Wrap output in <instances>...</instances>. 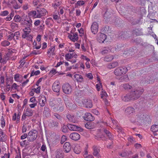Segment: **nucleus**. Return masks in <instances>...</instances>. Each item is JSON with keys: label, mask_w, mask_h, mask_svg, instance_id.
I'll return each mask as SVG.
<instances>
[{"label": "nucleus", "mask_w": 158, "mask_h": 158, "mask_svg": "<svg viewBox=\"0 0 158 158\" xmlns=\"http://www.w3.org/2000/svg\"><path fill=\"white\" fill-rule=\"evenodd\" d=\"M54 100L57 105H58L60 106V105H62V100L60 98H59Z\"/></svg>", "instance_id": "a18cd8bd"}, {"label": "nucleus", "mask_w": 158, "mask_h": 158, "mask_svg": "<svg viewBox=\"0 0 158 158\" xmlns=\"http://www.w3.org/2000/svg\"><path fill=\"white\" fill-rule=\"evenodd\" d=\"M5 121L3 117L2 116L1 118V125L2 127H5Z\"/></svg>", "instance_id": "6e6d98bb"}, {"label": "nucleus", "mask_w": 158, "mask_h": 158, "mask_svg": "<svg viewBox=\"0 0 158 158\" xmlns=\"http://www.w3.org/2000/svg\"><path fill=\"white\" fill-rule=\"evenodd\" d=\"M101 98L103 99L105 98L106 97L107 95L106 91L102 90V91L100 94Z\"/></svg>", "instance_id": "37998d69"}, {"label": "nucleus", "mask_w": 158, "mask_h": 158, "mask_svg": "<svg viewBox=\"0 0 158 158\" xmlns=\"http://www.w3.org/2000/svg\"><path fill=\"white\" fill-rule=\"evenodd\" d=\"M121 87L123 88L125 90H128L131 89L132 87L128 84H124L121 85Z\"/></svg>", "instance_id": "7c9ffc66"}, {"label": "nucleus", "mask_w": 158, "mask_h": 158, "mask_svg": "<svg viewBox=\"0 0 158 158\" xmlns=\"http://www.w3.org/2000/svg\"><path fill=\"white\" fill-rule=\"evenodd\" d=\"M15 2V0H8L7 5L11 7Z\"/></svg>", "instance_id": "09e8293b"}, {"label": "nucleus", "mask_w": 158, "mask_h": 158, "mask_svg": "<svg viewBox=\"0 0 158 158\" xmlns=\"http://www.w3.org/2000/svg\"><path fill=\"white\" fill-rule=\"evenodd\" d=\"M7 40L10 41L12 40H14V33H12L10 35H8L7 36Z\"/></svg>", "instance_id": "052dcab7"}, {"label": "nucleus", "mask_w": 158, "mask_h": 158, "mask_svg": "<svg viewBox=\"0 0 158 158\" xmlns=\"http://www.w3.org/2000/svg\"><path fill=\"white\" fill-rule=\"evenodd\" d=\"M57 106H58V110L57 111H59L60 112H62L63 111L64 109L63 105L62 104V105H60V106L57 105Z\"/></svg>", "instance_id": "864d4df0"}, {"label": "nucleus", "mask_w": 158, "mask_h": 158, "mask_svg": "<svg viewBox=\"0 0 158 158\" xmlns=\"http://www.w3.org/2000/svg\"><path fill=\"white\" fill-rule=\"evenodd\" d=\"M118 65V63L117 62H115L110 63L107 65V67L108 68L110 69L114 68Z\"/></svg>", "instance_id": "a878e982"}, {"label": "nucleus", "mask_w": 158, "mask_h": 158, "mask_svg": "<svg viewBox=\"0 0 158 158\" xmlns=\"http://www.w3.org/2000/svg\"><path fill=\"white\" fill-rule=\"evenodd\" d=\"M143 92L144 90L143 88L137 87L131 90L130 93L133 100H134L139 98Z\"/></svg>", "instance_id": "f257e3e1"}, {"label": "nucleus", "mask_w": 158, "mask_h": 158, "mask_svg": "<svg viewBox=\"0 0 158 158\" xmlns=\"http://www.w3.org/2000/svg\"><path fill=\"white\" fill-rule=\"evenodd\" d=\"M10 44V42L7 40H5L2 41L1 43L2 46L3 47H6L7 46H8Z\"/></svg>", "instance_id": "a19ab883"}, {"label": "nucleus", "mask_w": 158, "mask_h": 158, "mask_svg": "<svg viewBox=\"0 0 158 158\" xmlns=\"http://www.w3.org/2000/svg\"><path fill=\"white\" fill-rule=\"evenodd\" d=\"M14 13L13 12H11L10 14V15L8 16L6 18V20L7 21H10L12 19V17L14 15Z\"/></svg>", "instance_id": "603ef678"}, {"label": "nucleus", "mask_w": 158, "mask_h": 158, "mask_svg": "<svg viewBox=\"0 0 158 158\" xmlns=\"http://www.w3.org/2000/svg\"><path fill=\"white\" fill-rule=\"evenodd\" d=\"M93 155L94 156H97L98 158H100V156L99 154L100 149L99 147L94 146L93 147Z\"/></svg>", "instance_id": "f3484780"}, {"label": "nucleus", "mask_w": 158, "mask_h": 158, "mask_svg": "<svg viewBox=\"0 0 158 158\" xmlns=\"http://www.w3.org/2000/svg\"><path fill=\"white\" fill-rule=\"evenodd\" d=\"M86 76L89 79H92L93 78V77L92 73H89L86 74Z\"/></svg>", "instance_id": "e2e57ef3"}, {"label": "nucleus", "mask_w": 158, "mask_h": 158, "mask_svg": "<svg viewBox=\"0 0 158 158\" xmlns=\"http://www.w3.org/2000/svg\"><path fill=\"white\" fill-rule=\"evenodd\" d=\"M69 137L72 140H77L80 139V135L77 133L73 132L70 135Z\"/></svg>", "instance_id": "ddd939ff"}, {"label": "nucleus", "mask_w": 158, "mask_h": 158, "mask_svg": "<svg viewBox=\"0 0 158 158\" xmlns=\"http://www.w3.org/2000/svg\"><path fill=\"white\" fill-rule=\"evenodd\" d=\"M83 103L85 107L87 108H91L93 106L92 102V101L90 100H84Z\"/></svg>", "instance_id": "4be33fe9"}, {"label": "nucleus", "mask_w": 158, "mask_h": 158, "mask_svg": "<svg viewBox=\"0 0 158 158\" xmlns=\"http://www.w3.org/2000/svg\"><path fill=\"white\" fill-rule=\"evenodd\" d=\"M47 12V10L44 8H39L37 10V17L38 18H40L42 16H45Z\"/></svg>", "instance_id": "423d86ee"}, {"label": "nucleus", "mask_w": 158, "mask_h": 158, "mask_svg": "<svg viewBox=\"0 0 158 158\" xmlns=\"http://www.w3.org/2000/svg\"><path fill=\"white\" fill-rule=\"evenodd\" d=\"M67 127L70 130L73 131H79L81 129V127L74 124H69L68 125Z\"/></svg>", "instance_id": "9b49d317"}, {"label": "nucleus", "mask_w": 158, "mask_h": 158, "mask_svg": "<svg viewBox=\"0 0 158 158\" xmlns=\"http://www.w3.org/2000/svg\"><path fill=\"white\" fill-rule=\"evenodd\" d=\"M51 110L48 106H45L43 112V114L47 117H50L51 116Z\"/></svg>", "instance_id": "2eb2a0df"}, {"label": "nucleus", "mask_w": 158, "mask_h": 158, "mask_svg": "<svg viewBox=\"0 0 158 158\" xmlns=\"http://www.w3.org/2000/svg\"><path fill=\"white\" fill-rule=\"evenodd\" d=\"M37 132L35 130H31L27 135V139L30 142L33 141L35 140L37 137Z\"/></svg>", "instance_id": "f03ea898"}, {"label": "nucleus", "mask_w": 158, "mask_h": 158, "mask_svg": "<svg viewBox=\"0 0 158 158\" xmlns=\"http://www.w3.org/2000/svg\"><path fill=\"white\" fill-rule=\"evenodd\" d=\"M74 77L78 82H82L83 80V78L82 76L80 74H76Z\"/></svg>", "instance_id": "5701e85b"}, {"label": "nucleus", "mask_w": 158, "mask_h": 158, "mask_svg": "<svg viewBox=\"0 0 158 158\" xmlns=\"http://www.w3.org/2000/svg\"><path fill=\"white\" fill-rule=\"evenodd\" d=\"M72 55V53L66 54L65 56V58L67 60L70 61L69 60L73 58Z\"/></svg>", "instance_id": "ea45409f"}, {"label": "nucleus", "mask_w": 158, "mask_h": 158, "mask_svg": "<svg viewBox=\"0 0 158 158\" xmlns=\"http://www.w3.org/2000/svg\"><path fill=\"white\" fill-rule=\"evenodd\" d=\"M134 111V108L130 106L127 107L126 109L125 113L126 115H129L132 114Z\"/></svg>", "instance_id": "aec40b11"}, {"label": "nucleus", "mask_w": 158, "mask_h": 158, "mask_svg": "<svg viewBox=\"0 0 158 158\" xmlns=\"http://www.w3.org/2000/svg\"><path fill=\"white\" fill-rule=\"evenodd\" d=\"M49 105L54 111L56 112L58 110V106H57L54 100L50 101L49 102Z\"/></svg>", "instance_id": "4468645a"}, {"label": "nucleus", "mask_w": 158, "mask_h": 158, "mask_svg": "<svg viewBox=\"0 0 158 158\" xmlns=\"http://www.w3.org/2000/svg\"><path fill=\"white\" fill-rule=\"evenodd\" d=\"M9 14L7 10H5L1 12V15L4 16L7 15Z\"/></svg>", "instance_id": "bf43d9fd"}, {"label": "nucleus", "mask_w": 158, "mask_h": 158, "mask_svg": "<svg viewBox=\"0 0 158 158\" xmlns=\"http://www.w3.org/2000/svg\"><path fill=\"white\" fill-rule=\"evenodd\" d=\"M52 88L54 91L57 93L59 92L60 88L59 82L58 81L55 82L53 84Z\"/></svg>", "instance_id": "0eeeda50"}, {"label": "nucleus", "mask_w": 158, "mask_h": 158, "mask_svg": "<svg viewBox=\"0 0 158 158\" xmlns=\"http://www.w3.org/2000/svg\"><path fill=\"white\" fill-rule=\"evenodd\" d=\"M98 23L96 22H94L91 27L92 32L94 34H96L98 31Z\"/></svg>", "instance_id": "6e6552de"}, {"label": "nucleus", "mask_w": 158, "mask_h": 158, "mask_svg": "<svg viewBox=\"0 0 158 158\" xmlns=\"http://www.w3.org/2000/svg\"><path fill=\"white\" fill-rule=\"evenodd\" d=\"M79 36H82L83 35L84 33H83V31L84 30L82 28H81L80 29H78V30Z\"/></svg>", "instance_id": "0e129e2a"}, {"label": "nucleus", "mask_w": 158, "mask_h": 158, "mask_svg": "<svg viewBox=\"0 0 158 158\" xmlns=\"http://www.w3.org/2000/svg\"><path fill=\"white\" fill-rule=\"evenodd\" d=\"M62 89L64 93L66 94H70L72 90L71 86L67 83H65L63 85Z\"/></svg>", "instance_id": "20e7f679"}, {"label": "nucleus", "mask_w": 158, "mask_h": 158, "mask_svg": "<svg viewBox=\"0 0 158 158\" xmlns=\"http://www.w3.org/2000/svg\"><path fill=\"white\" fill-rule=\"evenodd\" d=\"M23 33L22 35V37L23 38L25 39L27 37V35H30V33L31 32L30 31H23Z\"/></svg>", "instance_id": "79ce46f5"}, {"label": "nucleus", "mask_w": 158, "mask_h": 158, "mask_svg": "<svg viewBox=\"0 0 158 158\" xmlns=\"http://www.w3.org/2000/svg\"><path fill=\"white\" fill-rule=\"evenodd\" d=\"M6 139L5 134L2 130H0V141H4Z\"/></svg>", "instance_id": "b1692460"}, {"label": "nucleus", "mask_w": 158, "mask_h": 158, "mask_svg": "<svg viewBox=\"0 0 158 158\" xmlns=\"http://www.w3.org/2000/svg\"><path fill=\"white\" fill-rule=\"evenodd\" d=\"M95 139L98 140H106L107 139L106 137L103 134L97 135L96 136Z\"/></svg>", "instance_id": "2f4dec72"}, {"label": "nucleus", "mask_w": 158, "mask_h": 158, "mask_svg": "<svg viewBox=\"0 0 158 158\" xmlns=\"http://www.w3.org/2000/svg\"><path fill=\"white\" fill-rule=\"evenodd\" d=\"M54 116L59 120H61L62 117L60 116L57 113H54L53 114Z\"/></svg>", "instance_id": "69168bd1"}, {"label": "nucleus", "mask_w": 158, "mask_h": 158, "mask_svg": "<svg viewBox=\"0 0 158 158\" xmlns=\"http://www.w3.org/2000/svg\"><path fill=\"white\" fill-rule=\"evenodd\" d=\"M114 59L112 56L108 55L106 56L104 58V60L105 61L108 62L111 61Z\"/></svg>", "instance_id": "e433bc0d"}, {"label": "nucleus", "mask_w": 158, "mask_h": 158, "mask_svg": "<svg viewBox=\"0 0 158 158\" xmlns=\"http://www.w3.org/2000/svg\"><path fill=\"white\" fill-rule=\"evenodd\" d=\"M122 100L125 102H127L133 99L130 93L127 94L123 95L121 97Z\"/></svg>", "instance_id": "9d476101"}, {"label": "nucleus", "mask_w": 158, "mask_h": 158, "mask_svg": "<svg viewBox=\"0 0 158 158\" xmlns=\"http://www.w3.org/2000/svg\"><path fill=\"white\" fill-rule=\"evenodd\" d=\"M69 37L70 40L74 42L77 41L78 39V33L77 32L73 33V35H69Z\"/></svg>", "instance_id": "6ab92c4d"}, {"label": "nucleus", "mask_w": 158, "mask_h": 158, "mask_svg": "<svg viewBox=\"0 0 158 158\" xmlns=\"http://www.w3.org/2000/svg\"><path fill=\"white\" fill-rule=\"evenodd\" d=\"M24 113H26V115L28 117L31 116L33 114V112L32 110L30 108H27L26 110V112Z\"/></svg>", "instance_id": "cd10ccee"}, {"label": "nucleus", "mask_w": 158, "mask_h": 158, "mask_svg": "<svg viewBox=\"0 0 158 158\" xmlns=\"http://www.w3.org/2000/svg\"><path fill=\"white\" fill-rule=\"evenodd\" d=\"M127 68L125 67L118 68L115 69L114 72L116 76H121L123 74L126 73L127 71Z\"/></svg>", "instance_id": "7ed1b4c3"}, {"label": "nucleus", "mask_w": 158, "mask_h": 158, "mask_svg": "<svg viewBox=\"0 0 158 158\" xmlns=\"http://www.w3.org/2000/svg\"><path fill=\"white\" fill-rule=\"evenodd\" d=\"M39 104L40 106L43 107L45 104V102L46 101V97L44 96H42L39 98Z\"/></svg>", "instance_id": "a211bd4d"}, {"label": "nucleus", "mask_w": 158, "mask_h": 158, "mask_svg": "<svg viewBox=\"0 0 158 158\" xmlns=\"http://www.w3.org/2000/svg\"><path fill=\"white\" fill-rule=\"evenodd\" d=\"M40 150L43 152L47 151V148L46 145L43 144L41 147Z\"/></svg>", "instance_id": "13d9d810"}, {"label": "nucleus", "mask_w": 158, "mask_h": 158, "mask_svg": "<svg viewBox=\"0 0 158 158\" xmlns=\"http://www.w3.org/2000/svg\"><path fill=\"white\" fill-rule=\"evenodd\" d=\"M55 48L54 47H51L50 48L48 49L47 52V53L48 54L51 52H52L53 54V52H54L55 51Z\"/></svg>", "instance_id": "5fc2aeb1"}, {"label": "nucleus", "mask_w": 158, "mask_h": 158, "mask_svg": "<svg viewBox=\"0 0 158 158\" xmlns=\"http://www.w3.org/2000/svg\"><path fill=\"white\" fill-rule=\"evenodd\" d=\"M32 21L31 19H30L29 20H25L23 24L24 25V26L31 27L32 25Z\"/></svg>", "instance_id": "473e14b6"}, {"label": "nucleus", "mask_w": 158, "mask_h": 158, "mask_svg": "<svg viewBox=\"0 0 158 158\" xmlns=\"http://www.w3.org/2000/svg\"><path fill=\"white\" fill-rule=\"evenodd\" d=\"M58 124V123L57 121L52 120L50 122L49 126L51 127H57Z\"/></svg>", "instance_id": "bb28decb"}, {"label": "nucleus", "mask_w": 158, "mask_h": 158, "mask_svg": "<svg viewBox=\"0 0 158 158\" xmlns=\"http://www.w3.org/2000/svg\"><path fill=\"white\" fill-rule=\"evenodd\" d=\"M40 86L38 87L36 89L34 88L33 90L36 93L38 94L40 93Z\"/></svg>", "instance_id": "680f3d73"}, {"label": "nucleus", "mask_w": 158, "mask_h": 158, "mask_svg": "<svg viewBox=\"0 0 158 158\" xmlns=\"http://www.w3.org/2000/svg\"><path fill=\"white\" fill-rule=\"evenodd\" d=\"M123 46V45L122 44H117L116 46H115V48H114L115 51H118L122 49V47Z\"/></svg>", "instance_id": "c9c22d12"}, {"label": "nucleus", "mask_w": 158, "mask_h": 158, "mask_svg": "<svg viewBox=\"0 0 158 158\" xmlns=\"http://www.w3.org/2000/svg\"><path fill=\"white\" fill-rule=\"evenodd\" d=\"M114 51V48L113 47L110 46L103 48L101 53L102 55H104L110 52H113Z\"/></svg>", "instance_id": "39448f33"}, {"label": "nucleus", "mask_w": 158, "mask_h": 158, "mask_svg": "<svg viewBox=\"0 0 158 158\" xmlns=\"http://www.w3.org/2000/svg\"><path fill=\"white\" fill-rule=\"evenodd\" d=\"M84 119L88 121H93L94 119V118L92 114L89 113H87L85 114L84 116Z\"/></svg>", "instance_id": "f8f14e48"}, {"label": "nucleus", "mask_w": 158, "mask_h": 158, "mask_svg": "<svg viewBox=\"0 0 158 158\" xmlns=\"http://www.w3.org/2000/svg\"><path fill=\"white\" fill-rule=\"evenodd\" d=\"M85 4V2L83 1L79 0L75 4V7H77L78 6H80L84 5Z\"/></svg>", "instance_id": "58836bf2"}, {"label": "nucleus", "mask_w": 158, "mask_h": 158, "mask_svg": "<svg viewBox=\"0 0 158 158\" xmlns=\"http://www.w3.org/2000/svg\"><path fill=\"white\" fill-rule=\"evenodd\" d=\"M29 15L33 17L34 18H37V10H32L29 13Z\"/></svg>", "instance_id": "4c0bfd02"}, {"label": "nucleus", "mask_w": 158, "mask_h": 158, "mask_svg": "<svg viewBox=\"0 0 158 158\" xmlns=\"http://www.w3.org/2000/svg\"><path fill=\"white\" fill-rule=\"evenodd\" d=\"M106 38V35L102 33H99L97 38V41L100 43H103Z\"/></svg>", "instance_id": "1a4fd4ad"}, {"label": "nucleus", "mask_w": 158, "mask_h": 158, "mask_svg": "<svg viewBox=\"0 0 158 158\" xmlns=\"http://www.w3.org/2000/svg\"><path fill=\"white\" fill-rule=\"evenodd\" d=\"M66 117L69 122L75 123L76 120L73 116L68 114L67 115Z\"/></svg>", "instance_id": "393cba45"}, {"label": "nucleus", "mask_w": 158, "mask_h": 158, "mask_svg": "<svg viewBox=\"0 0 158 158\" xmlns=\"http://www.w3.org/2000/svg\"><path fill=\"white\" fill-rule=\"evenodd\" d=\"M60 2L57 0L56 1L54 4H52V6L55 8H56L57 7L60 6Z\"/></svg>", "instance_id": "de8ad7c7"}, {"label": "nucleus", "mask_w": 158, "mask_h": 158, "mask_svg": "<svg viewBox=\"0 0 158 158\" xmlns=\"http://www.w3.org/2000/svg\"><path fill=\"white\" fill-rule=\"evenodd\" d=\"M40 0H33V3L34 6L39 5L40 4Z\"/></svg>", "instance_id": "4d7b16f0"}, {"label": "nucleus", "mask_w": 158, "mask_h": 158, "mask_svg": "<svg viewBox=\"0 0 158 158\" xmlns=\"http://www.w3.org/2000/svg\"><path fill=\"white\" fill-rule=\"evenodd\" d=\"M56 152V158H63V155L61 152L60 150H57Z\"/></svg>", "instance_id": "f704fd0d"}, {"label": "nucleus", "mask_w": 158, "mask_h": 158, "mask_svg": "<svg viewBox=\"0 0 158 158\" xmlns=\"http://www.w3.org/2000/svg\"><path fill=\"white\" fill-rule=\"evenodd\" d=\"M64 151L66 153L69 152L71 149V146L69 143L66 142L63 146Z\"/></svg>", "instance_id": "dca6fc26"}, {"label": "nucleus", "mask_w": 158, "mask_h": 158, "mask_svg": "<svg viewBox=\"0 0 158 158\" xmlns=\"http://www.w3.org/2000/svg\"><path fill=\"white\" fill-rule=\"evenodd\" d=\"M150 77H148L145 80V83L147 84H150L151 83V81H150Z\"/></svg>", "instance_id": "338daca9"}, {"label": "nucleus", "mask_w": 158, "mask_h": 158, "mask_svg": "<svg viewBox=\"0 0 158 158\" xmlns=\"http://www.w3.org/2000/svg\"><path fill=\"white\" fill-rule=\"evenodd\" d=\"M112 11L111 9H108L104 15V19H109L112 15Z\"/></svg>", "instance_id": "412c9836"}, {"label": "nucleus", "mask_w": 158, "mask_h": 158, "mask_svg": "<svg viewBox=\"0 0 158 158\" xmlns=\"http://www.w3.org/2000/svg\"><path fill=\"white\" fill-rule=\"evenodd\" d=\"M151 130L153 132H156L158 131V125H152L151 128Z\"/></svg>", "instance_id": "72a5a7b5"}, {"label": "nucleus", "mask_w": 158, "mask_h": 158, "mask_svg": "<svg viewBox=\"0 0 158 158\" xmlns=\"http://www.w3.org/2000/svg\"><path fill=\"white\" fill-rule=\"evenodd\" d=\"M144 116V115L141 114V115L139 116V115L136 116V119L135 120L132 121V119H131V120L132 122H138L140 120H144V118L143 117Z\"/></svg>", "instance_id": "c756f323"}, {"label": "nucleus", "mask_w": 158, "mask_h": 158, "mask_svg": "<svg viewBox=\"0 0 158 158\" xmlns=\"http://www.w3.org/2000/svg\"><path fill=\"white\" fill-rule=\"evenodd\" d=\"M73 150L74 152L77 154H79L81 152L80 147L78 145H77L75 146Z\"/></svg>", "instance_id": "c85d7f7f"}, {"label": "nucleus", "mask_w": 158, "mask_h": 158, "mask_svg": "<svg viewBox=\"0 0 158 158\" xmlns=\"http://www.w3.org/2000/svg\"><path fill=\"white\" fill-rule=\"evenodd\" d=\"M12 6L15 9H18L20 8L21 6L18 4L17 2H15L12 5Z\"/></svg>", "instance_id": "3c124183"}, {"label": "nucleus", "mask_w": 158, "mask_h": 158, "mask_svg": "<svg viewBox=\"0 0 158 158\" xmlns=\"http://www.w3.org/2000/svg\"><path fill=\"white\" fill-rule=\"evenodd\" d=\"M20 35L19 32V31H16L14 33V40H15V39H18Z\"/></svg>", "instance_id": "49530a36"}, {"label": "nucleus", "mask_w": 158, "mask_h": 158, "mask_svg": "<svg viewBox=\"0 0 158 158\" xmlns=\"http://www.w3.org/2000/svg\"><path fill=\"white\" fill-rule=\"evenodd\" d=\"M14 19L15 22H19L22 19V18L19 15H15L14 17Z\"/></svg>", "instance_id": "c03bdc74"}, {"label": "nucleus", "mask_w": 158, "mask_h": 158, "mask_svg": "<svg viewBox=\"0 0 158 158\" xmlns=\"http://www.w3.org/2000/svg\"><path fill=\"white\" fill-rule=\"evenodd\" d=\"M40 73V71L39 70H37L35 71H32L30 77L33 76L34 75H37Z\"/></svg>", "instance_id": "8fccbe9b"}, {"label": "nucleus", "mask_w": 158, "mask_h": 158, "mask_svg": "<svg viewBox=\"0 0 158 158\" xmlns=\"http://www.w3.org/2000/svg\"><path fill=\"white\" fill-rule=\"evenodd\" d=\"M81 59L85 60H86L87 61H90V60L87 58L86 56H84L83 55H82L81 57Z\"/></svg>", "instance_id": "774afa93"}]
</instances>
